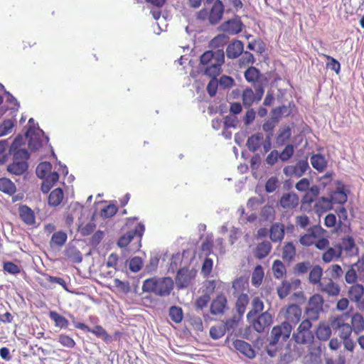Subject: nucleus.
Segmentation results:
<instances>
[{
    "label": "nucleus",
    "instance_id": "nucleus-32",
    "mask_svg": "<svg viewBox=\"0 0 364 364\" xmlns=\"http://www.w3.org/2000/svg\"><path fill=\"white\" fill-rule=\"evenodd\" d=\"M331 326L323 322L320 323L316 330V336L321 341H327L330 338L332 331Z\"/></svg>",
    "mask_w": 364,
    "mask_h": 364
},
{
    "label": "nucleus",
    "instance_id": "nucleus-27",
    "mask_svg": "<svg viewBox=\"0 0 364 364\" xmlns=\"http://www.w3.org/2000/svg\"><path fill=\"white\" fill-rule=\"evenodd\" d=\"M58 178L59 175L56 171H50L46 178H43V182L41 185L42 191L45 193H48L54 184L58 182Z\"/></svg>",
    "mask_w": 364,
    "mask_h": 364
},
{
    "label": "nucleus",
    "instance_id": "nucleus-62",
    "mask_svg": "<svg viewBox=\"0 0 364 364\" xmlns=\"http://www.w3.org/2000/svg\"><path fill=\"white\" fill-rule=\"evenodd\" d=\"M210 301V296L209 294H204L199 296L196 302L195 306L197 309H203L204 307L207 306L208 303Z\"/></svg>",
    "mask_w": 364,
    "mask_h": 364
},
{
    "label": "nucleus",
    "instance_id": "nucleus-60",
    "mask_svg": "<svg viewBox=\"0 0 364 364\" xmlns=\"http://www.w3.org/2000/svg\"><path fill=\"white\" fill-rule=\"evenodd\" d=\"M14 124L12 120L6 119L4 120L0 124V136H5L10 133L14 128Z\"/></svg>",
    "mask_w": 364,
    "mask_h": 364
},
{
    "label": "nucleus",
    "instance_id": "nucleus-21",
    "mask_svg": "<svg viewBox=\"0 0 364 364\" xmlns=\"http://www.w3.org/2000/svg\"><path fill=\"white\" fill-rule=\"evenodd\" d=\"M223 31L230 34H237L242 31V23L240 20L230 19L221 24Z\"/></svg>",
    "mask_w": 364,
    "mask_h": 364
},
{
    "label": "nucleus",
    "instance_id": "nucleus-4",
    "mask_svg": "<svg viewBox=\"0 0 364 364\" xmlns=\"http://www.w3.org/2000/svg\"><path fill=\"white\" fill-rule=\"evenodd\" d=\"M13 162L7 166V171L15 175H21L28 169L29 154L26 149H17L13 153Z\"/></svg>",
    "mask_w": 364,
    "mask_h": 364
},
{
    "label": "nucleus",
    "instance_id": "nucleus-10",
    "mask_svg": "<svg viewBox=\"0 0 364 364\" xmlns=\"http://www.w3.org/2000/svg\"><path fill=\"white\" fill-rule=\"evenodd\" d=\"M325 230L318 225H314L309 228L308 233L301 235L299 238V242L304 247H311L314 245L315 240L324 234Z\"/></svg>",
    "mask_w": 364,
    "mask_h": 364
},
{
    "label": "nucleus",
    "instance_id": "nucleus-18",
    "mask_svg": "<svg viewBox=\"0 0 364 364\" xmlns=\"http://www.w3.org/2000/svg\"><path fill=\"white\" fill-rule=\"evenodd\" d=\"M244 50V43L240 40H234L226 48V55L230 59H235L241 55Z\"/></svg>",
    "mask_w": 364,
    "mask_h": 364
},
{
    "label": "nucleus",
    "instance_id": "nucleus-59",
    "mask_svg": "<svg viewBox=\"0 0 364 364\" xmlns=\"http://www.w3.org/2000/svg\"><path fill=\"white\" fill-rule=\"evenodd\" d=\"M143 260L139 257H134L129 261V267L132 272H139L143 267Z\"/></svg>",
    "mask_w": 364,
    "mask_h": 364
},
{
    "label": "nucleus",
    "instance_id": "nucleus-14",
    "mask_svg": "<svg viewBox=\"0 0 364 364\" xmlns=\"http://www.w3.org/2000/svg\"><path fill=\"white\" fill-rule=\"evenodd\" d=\"M301 286L299 279H293L291 282L283 281L277 288V296L282 299H284L291 290H296Z\"/></svg>",
    "mask_w": 364,
    "mask_h": 364
},
{
    "label": "nucleus",
    "instance_id": "nucleus-23",
    "mask_svg": "<svg viewBox=\"0 0 364 364\" xmlns=\"http://www.w3.org/2000/svg\"><path fill=\"white\" fill-rule=\"evenodd\" d=\"M296 256V247L293 242L284 243L282 250V258L286 262H291L294 260Z\"/></svg>",
    "mask_w": 364,
    "mask_h": 364
},
{
    "label": "nucleus",
    "instance_id": "nucleus-34",
    "mask_svg": "<svg viewBox=\"0 0 364 364\" xmlns=\"http://www.w3.org/2000/svg\"><path fill=\"white\" fill-rule=\"evenodd\" d=\"M350 323L352 331L355 334H358L364 330V318L361 314H353L350 318Z\"/></svg>",
    "mask_w": 364,
    "mask_h": 364
},
{
    "label": "nucleus",
    "instance_id": "nucleus-28",
    "mask_svg": "<svg viewBox=\"0 0 364 364\" xmlns=\"http://www.w3.org/2000/svg\"><path fill=\"white\" fill-rule=\"evenodd\" d=\"M280 205L284 208H293L299 203V198L294 193H284L279 200Z\"/></svg>",
    "mask_w": 364,
    "mask_h": 364
},
{
    "label": "nucleus",
    "instance_id": "nucleus-13",
    "mask_svg": "<svg viewBox=\"0 0 364 364\" xmlns=\"http://www.w3.org/2000/svg\"><path fill=\"white\" fill-rule=\"evenodd\" d=\"M228 309L226 296L220 293L212 301L210 304V313L212 315H223Z\"/></svg>",
    "mask_w": 364,
    "mask_h": 364
},
{
    "label": "nucleus",
    "instance_id": "nucleus-31",
    "mask_svg": "<svg viewBox=\"0 0 364 364\" xmlns=\"http://www.w3.org/2000/svg\"><path fill=\"white\" fill-rule=\"evenodd\" d=\"M20 218L28 225H32L36 222L33 210L27 205L20 206Z\"/></svg>",
    "mask_w": 364,
    "mask_h": 364
},
{
    "label": "nucleus",
    "instance_id": "nucleus-57",
    "mask_svg": "<svg viewBox=\"0 0 364 364\" xmlns=\"http://www.w3.org/2000/svg\"><path fill=\"white\" fill-rule=\"evenodd\" d=\"M261 216L265 220H273L275 217L274 208L271 205H264L261 210Z\"/></svg>",
    "mask_w": 364,
    "mask_h": 364
},
{
    "label": "nucleus",
    "instance_id": "nucleus-2",
    "mask_svg": "<svg viewBox=\"0 0 364 364\" xmlns=\"http://www.w3.org/2000/svg\"><path fill=\"white\" fill-rule=\"evenodd\" d=\"M174 288V282L171 277H151L146 279L143 284L142 289L145 292L152 293L159 296H168Z\"/></svg>",
    "mask_w": 364,
    "mask_h": 364
},
{
    "label": "nucleus",
    "instance_id": "nucleus-50",
    "mask_svg": "<svg viewBox=\"0 0 364 364\" xmlns=\"http://www.w3.org/2000/svg\"><path fill=\"white\" fill-rule=\"evenodd\" d=\"M52 169V164L50 162L44 161L40 163L36 167V174L39 178H43Z\"/></svg>",
    "mask_w": 364,
    "mask_h": 364
},
{
    "label": "nucleus",
    "instance_id": "nucleus-16",
    "mask_svg": "<svg viewBox=\"0 0 364 364\" xmlns=\"http://www.w3.org/2000/svg\"><path fill=\"white\" fill-rule=\"evenodd\" d=\"M337 245L341 249V255L343 252H345L347 257H352L358 253L355 241L350 236L343 237L341 243H338Z\"/></svg>",
    "mask_w": 364,
    "mask_h": 364
},
{
    "label": "nucleus",
    "instance_id": "nucleus-38",
    "mask_svg": "<svg viewBox=\"0 0 364 364\" xmlns=\"http://www.w3.org/2000/svg\"><path fill=\"white\" fill-rule=\"evenodd\" d=\"M251 304L252 307L250 311L247 313L248 319L251 317L255 316L259 314V312H262V310L264 309V303L258 296L253 298Z\"/></svg>",
    "mask_w": 364,
    "mask_h": 364
},
{
    "label": "nucleus",
    "instance_id": "nucleus-40",
    "mask_svg": "<svg viewBox=\"0 0 364 364\" xmlns=\"http://www.w3.org/2000/svg\"><path fill=\"white\" fill-rule=\"evenodd\" d=\"M64 194L63 190L60 188H55L50 193L48 197L49 205L51 206H57L62 202Z\"/></svg>",
    "mask_w": 364,
    "mask_h": 364
},
{
    "label": "nucleus",
    "instance_id": "nucleus-54",
    "mask_svg": "<svg viewBox=\"0 0 364 364\" xmlns=\"http://www.w3.org/2000/svg\"><path fill=\"white\" fill-rule=\"evenodd\" d=\"M3 269L4 271L14 275L21 273V267H18L14 262L10 261L4 262L3 263Z\"/></svg>",
    "mask_w": 364,
    "mask_h": 364
},
{
    "label": "nucleus",
    "instance_id": "nucleus-19",
    "mask_svg": "<svg viewBox=\"0 0 364 364\" xmlns=\"http://www.w3.org/2000/svg\"><path fill=\"white\" fill-rule=\"evenodd\" d=\"M224 6L220 0H216L209 11V22L212 25L218 23L222 18Z\"/></svg>",
    "mask_w": 364,
    "mask_h": 364
},
{
    "label": "nucleus",
    "instance_id": "nucleus-43",
    "mask_svg": "<svg viewBox=\"0 0 364 364\" xmlns=\"http://www.w3.org/2000/svg\"><path fill=\"white\" fill-rule=\"evenodd\" d=\"M168 315L174 323H180L183 318V309L178 306H171L168 310Z\"/></svg>",
    "mask_w": 364,
    "mask_h": 364
},
{
    "label": "nucleus",
    "instance_id": "nucleus-35",
    "mask_svg": "<svg viewBox=\"0 0 364 364\" xmlns=\"http://www.w3.org/2000/svg\"><path fill=\"white\" fill-rule=\"evenodd\" d=\"M0 191L12 196L16 192V186L9 178H0Z\"/></svg>",
    "mask_w": 364,
    "mask_h": 364
},
{
    "label": "nucleus",
    "instance_id": "nucleus-1",
    "mask_svg": "<svg viewBox=\"0 0 364 364\" xmlns=\"http://www.w3.org/2000/svg\"><path fill=\"white\" fill-rule=\"evenodd\" d=\"M224 62L225 54L222 49L208 50L200 56V64L203 66L204 72L210 77H217L220 74Z\"/></svg>",
    "mask_w": 364,
    "mask_h": 364
},
{
    "label": "nucleus",
    "instance_id": "nucleus-17",
    "mask_svg": "<svg viewBox=\"0 0 364 364\" xmlns=\"http://www.w3.org/2000/svg\"><path fill=\"white\" fill-rule=\"evenodd\" d=\"M309 168V164L306 160H300L294 166H287L284 168L285 174L301 176Z\"/></svg>",
    "mask_w": 364,
    "mask_h": 364
},
{
    "label": "nucleus",
    "instance_id": "nucleus-24",
    "mask_svg": "<svg viewBox=\"0 0 364 364\" xmlns=\"http://www.w3.org/2000/svg\"><path fill=\"white\" fill-rule=\"evenodd\" d=\"M341 249L338 245H334L332 247H328L322 255V260L326 263H329L333 260H338L341 257Z\"/></svg>",
    "mask_w": 364,
    "mask_h": 364
},
{
    "label": "nucleus",
    "instance_id": "nucleus-8",
    "mask_svg": "<svg viewBox=\"0 0 364 364\" xmlns=\"http://www.w3.org/2000/svg\"><path fill=\"white\" fill-rule=\"evenodd\" d=\"M254 88L255 92L251 88H246L242 92V102L246 108L250 107L253 102L260 101L264 95V88L263 85H257Z\"/></svg>",
    "mask_w": 364,
    "mask_h": 364
},
{
    "label": "nucleus",
    "instance_id": "nucleus-53",
    "mask_svg": "<svg viewBox=\"0 0 364 364\" xmlns=\"http://www.w3.org/2000/svg\"><path fill=\"white\" fill-rule=\"evenodd\" d=\"M117 213V205L114 204H109L102 208L100 212V215L103 218H109L115 215Z\"/></svg>",
    "mask_w": 364,
    "mask_h": 364
},
{
    "label": "nucleus",
    "instance_id": "nucleus-58",
    "mask_svg": "<svg viewBox=\"0 0 364 364\" xmlns=\"http://www.w3.org/2000/svg\"><path fill=\"white\" fill-rule=\"evenodd\" d=\"M241 55L242 56H241L240 59L239 60V64H240V67L247 66L249 64H252L255 62V58H254L253 55L248 51H246V52L243 51L242 53L241 54Z\"/></svg>",
    "mask_w": 364,
    "mask_h": 364
},
{
    "label": "nucleus",
    "instance_id": "nucleus-46",
    "mask_svg": "<svg viewBox=\"0 0 364 364\" xmlns=\"http://www.w3.org/2000/svg\"><path fill=\"white\" fill-rule=\"evenodd\" d=\"M332 204V200L329 198L322 197L316 202L314 207L317 213H323L331 209Z\"/></svg>",
    "mask_w": 364,
    "mask_h": 364
},
{
    "label": "nucleus",
    "instance_id": "nucleus-22",
    "mask_svg": "<svg viewBox=\"0 0 364 364\" xmlns=\"http://www.w3.org/2000/svg\"><path fill=\"white\" fill-rule=\"evenodd\" d=\"M262 76L259 70L254 66L248 67L245 72V79L247 82L251 83L253 87L262 85L260 82Z\"/></svg>",
    "mask_w": 364,
    "mask_h": 364
},
{
    "label": "nucleus",
    "instance_id": "nucleus-41",
    "mask_svg": "<svg viewBox=\"0 0 364 364\" xmlns=\"http://www.w3.org/2000/svg\"><path fill=\"white\" fill-rule=\"evenodd\" d=\"M310 162H311L312 167L318 171H322L327 164L325 157L321 154L312 155L310 158Z\"/></svg>",
    "mask_w": 364,
    "mask_h": 364
},
{
    "label": "nucleus",
    "instance_id": "nucleus-33",
    "mask_svg": "<svg viewBox=\"0 0 364 364\" xmlns=\"http://www.w3.org/2000/svg\"><path fill=\"white\" fill-rule=\"evenodd\" d=\"M270 238L273 242H280L284 236V226L279 223H274L270 228Z\"/></svg>",
    "mask_w": 364,
    "mask_h": 364
},
{
    "label": "nucleus",
    "instance_id": "nucleus-20",
    "mask_svg": "<svg viewBox=\"0 0 364 364\" xmlns=\"http://www.w3.org/2000/svg\"><path fill=\"white\" fill-rule=\"evenodd\" d=\"M234 348L239 353L247 356L248 358H253L255 356V353L252 346L247 341L241 339H237L233 341Z\"/></svg>",
    "mask_w": 364,
    "mask_h": 364
},
{
    "label": "nucleus",
    "instance_id": "nucleus-39",
    "mask_svg": "<svg viewBox=\"0 0 364 364\" xmlns=\"http://www.w3.org/2000/svg\"><path fill=\"white\" fill-rule=\"evenodd\" d=\"M322 274L323 269L320 266L313 267L311 270H310V273H309V282H310V284L313 285L319 284L323 278L321 277Z\"/></svg>",
    "mask_w": 364,
    "mask_h": 364
},
{
    "label": "nucleus",
    "instance_id": "nucleus-5",
    "mask_svg": "<svg viewBox=\"0 0 364 364\" xmlns=\"http://www.w3.org/2000/svg\"><path fill=\"white\" fill-rule=\"evenodd\" d=\"M311 328L312 323L309 319L302 321L292 334L293 340L298 345H311L314 338Z\"/></svg>",
    "mask_w": 364,
    "mask_h": 364
},
{
    "label": "nucleus",
    "instance_id": "nucleus-12",
    "mask_svg": "<svg viewBox=\"0 0 364 364\" xmlns=\"http://www.w3.org/2000/svg\"><path fill=\"white\" fill-rule=\"evenodd\" d=\"M334 279L325 276L318 284L319 291L327 294L328 296H336L341 293L340 286L334 282Z\"/></svg>",
    "mask_w": 364,
    "mask_h": 364
},
{
    "label": "nucleus",
    "instance_id": "nucleus-26",
    "mask_svg": "<svg viewBox=\"0 0 364 364\" xmlns=\"http://www.w3.org/2000/svg\"><path fill=\"white\" fill-rule=\"evenodd\" d=\"M364 295V287L362 284H355L350 286L348 290L349 299L355 304L363 298Z\"/></svg>",
    "mask_w": 364,
    "mask_h": 364
},
{
    "label": "nucleus",
    "instance_id": "nucleus-37",
    "mask_svg": "<svg viewBox=\"0 0 364 364\" xmlns=\"http://www.w3.org/2000/svg\"><path fill=\"white\" fill-rule=\"evenodd\" d=\"M249 303V297L247 294H240L236 300L235 308L237 312L240 316L244 315L245 310L247 309V306Z\"/></svg>",
    "mask_w": 364,
    "mask_h": 364
},
{
    "label": "nucleus",
    "instance_id": "nucleus-9",
    "mask_svg": "<svg viewBox=\"0 0 364 364\" xmlns=\"http://www.w3.org/2000/svg\"><path fill=\"white\" fill-rule=\"evenodd\" d=\"M197 271L193 268L182 267L177 272L176 283L178 289L189 287L196 278Z\"/></svg>",
    "mask_w": 364,
    "mask_h": 364
},
{
    "label": "nucleus",
    "instance_id": "nucleus-49",
    "mask_svg": "<svg viewBox=\"0 0 364 364\" xmlns=\"http://www.w3.org/2000/svg\"><path fill=\"white\" fill-rule=\"evenodd\" d=\"M356 264H351L348 269L346 271L344 274V279L346 284H355L358 279V274L354 267Z\"/></svg>",
    "mask_w": 364,
    "mask_h": 364
},
{
    "label": "nucleus",
    "instance_id": "nucleus-56",
    "mask_svg": "<svg viewBox=\"0 0 364 364\" xmlns=\"http://www.w3.org/2000/svg\"><path fill=\"white\" fill-rule=\"evenodd\" d=\"M323 57L328 60L326 67L334 70L336 73H339L341 70V63L336 59L330 55H323Z\"/></svg>",
    "mask_w": 364,
    "mask_h": 364
},
{
    "label": "nucleus",
    "instance_id": "nucleus-36",
    "mask_svg": "<svg viewBox=\"0 0 364 364\" xmlns=\"http://www.w3.org/2000/svg\"><path fill=\"white\" fill-rule=\"evenodd\" d=\"M50 319L54 323L55 327L60 328H67L69 326V321L66 318L58 314L57 311L51 310L49 312Z\"/></svg>",
    "mask_w": 364,
    "mask_h": 364
},
{
    "label": "nucleus",
    "instance_id": "nucleus-47",
    "mask_svg": "<svg viewBox=\"0 0 364 364\" xmlns=\"http://www.w3.org/2000/svg\"><path fill=\"white\" fill-rule=\"evenodd\" d=\"M325 272L329 278L339 279L343 274V270L340 264H334L329 266Z\"/></svg>",
    "mask_w": 364,
    "mask_h": 364
},
{
    "label": "nucleus",
    "instance_id": "nucleus-45",
    "mask_svg": "<svg viewBox=\"0 0 364 364\" xmlns=\"http://www.w3.org/2000/svg\"><path fill=\"white\" fill-rule=\"evenodd\" d=\"M88 332H90L96 336L101 338L107 343L112 341V336L106 331V330L102 326L99 325L95 326L93 328H90V331Z\"/></svg>",
    "mask_w": 364,
    "mask_h": 364
},
{
    "label": "nucleus",
    "instance_id": "nucleus-55",
    "mask_svg": "<svg viewBox=\"0 0 364 364\" xmlns=\"http://www.w3.org/2000/svg\"><path fill=\"white\" fill-rule=\"evenodd\" d=\"M58 341L63 346L68 348H73L76 345L75 340L66 334L59 335Z\"/></svg>",
    "mask_w": 364,
    "mask_h": 364
},
{
    "label": "nucleus",
    "instance_id": "nucleus-51",
    "mask_svg": "<svg viewBox=\"0 0 364 364\" xmlns=\"http://www.w3.org/2000/svg\"><path fill=\"white\" fill-rule=\"evenodd\" d=\"M272 271L274 277L279 279L286 274V267L279 259H276L272 264Z\"/></svg>",
    "mask_w": 364,
    "mask_h": 364
},
{
    "label": "nucleus",
    "instance_id": "nucleus-3",
    "mask_svg": "<svg viewBox=\"0 0 364 364\" xmlns=\"http://www.w3.org/2000/svg\"><path fill=\"white\" fill-rule=\"evenodd\" d=\"M292 331V326L289 322L283 321L279 325L272 328L270 336L269 337V344L267 348V353L274 357L275 352L272 350V348L281 345L285 342L289 337Z\"/></svg>",
    "mask_w": 364,
    "mask_h": 364
},
{
    "label": "nucleus",
    "instance_id": "nucleus-25",
    "mask_svg": "<svg viewBox=\"0 0 364 364\" xmlns=\"http://www.w3.org/2000/svg\"><path fill=\"white\" fill-rule=\"evenodd\" d=\"M272 249L269 241H263L259 242L254 251V256L259 259L265 258L270 253Z\"/></svg>",
    "mask_w": 364,
    "mask_h": 364
},
{
    "label": "nucleus",
    "instance_id": "nucleus-29",
    "mask_svg": "<svg viewBox=\"0 0 364 364\" xmlns=\"http://www.w3.org/2000/svg\"><path fill=\"white\" fill-rule=\"evenodd\" d=\"M68 238L67 233L64 231L60 230L53 233L51 240H50V247H62L66 242Z\"/></svg>",
    "mask_w": 364,
    "mask_h": 364
},
{
    "label": "nucleus",
    "instance_id": "nucleus-11",
    "mask_svg": "<svg viewBox=\"0 0 364 364\" xmlns=\"http://www.w3.org/2000/svg\"><path fill=\"white\" fill-rule=\"evenodd\" d=\"M281 312L289 323H297L302 315V310L298 304H292L282 309Z\"/></svg>",
    "mask_w": 364,
    "mask_h": 364
},
{
    "label": "nucleus",
    "instance_id": "nucleus-42",
    "mask_svg": "<svg viewBox=\"0 0 364 364\" xmlns=\"http://www.w3.org/2000/svg\"><path fill=\"white\" fill-rule=\"evenodd\" d=\"M229 36L226 34H218L215 36L210 43V46L213 48V49L219 50L222 49L223 47L228 42Z\"/></svg>",
    "mask_w": 364,
    "mask_h": 364
},
{
    "label": "nucleus",
    "instance_id": "nucleus-15",
    "mask_svg": "<svg viewBox=\"0 0 364 364\" xmlns=\"http://www.w3.org/2000/svg\"><path fill=\"white\" fill-rule=\"evenodd\" d=\"M272 322V315L268 311H264L253 321L252 327L256 331L261 333L270 326Z\"/></svg>",
    "mask_w": 364,
    "mask_h": 364
},
{
    "label": "nucleus",
    "instance_id": "nucleus-7",
    "mask_svg": "<svg viewBox=\"0 0 364 364\" xmlns=\"http://www.w3.org/2000/svg\"><path fill=\"white\" fill-rule=\"evenodd\" d=\"M348 314L341 316H337L331 318L330 325L335 332L338 333V336L341 338L350 337L352 333L350 325L346 322Z\"/></svg>",
    "mask_w": 364,
    "mask_h": 364
},
{
    "label": "nucleus",
    "instance_id": "nucleus-64",
    "mask_svg": "<svg viewBox=\"0 0 364 364\" xmlns=\"http://www.w3.org/2000/svg\"><path fill=\"white\" fill-rule=\"evenodd\" d=\"M294 154L293 145H287L280 153L279 157L281 161H286L289 160Z\"/></svg>",
    "mask_w": 364,
    "mask_h": 364
},
{
    "label": "nucleus",
    "instance_id": "nucleus-52",
    "mask_svg": "<svg viewBox=\"0 0 364 364\" xmlns=\"http://www.w3.org/2000/svg\"><path fill=\"white\" fill-rule=\"evenodd\" d=\"M330 200H332V203L343 204L347 200V196L344 191L339 190L332 193Z\"/></svg>",
    "mask_w": 364,
    "mask_h": 364
},
{
    "label": "nucleus",
    "instance_id": "nucleus-61",
    "mask_svg": "<svg viewBox=\"0 0 364 364\" xmlns=\"http://www.w3.org/2000/svg\"><path fill=\"white\" fill-rule=\"evenodd\" d=\"M114 286L120 292L127 294L130 291V286L128 282H122L119 279L114 280Z\"/></svg>",
    "mask_w": 364,
    "mask_h": 364
},
{
    "label": "nucleus",
    "instance_id": "nucleus-44",
    "mask_svg": "<svg viewBox=\"0 0 364 364\" xmlns=\"http://www.w3.org/2000/svg\"><path fill=\"white\" fill-rule=\"evenodd\" d=\"M264 278V270L261 265L257 264L252 274L251 282L252 284L258 287L262 284Z\"/></svg>",
    "mask_w": 364,
    "mask_h": 364
},
{
    "label": "nucleus",
    "instance_id": "nucleus-48",
    "mask_svg": "<svg viewBox=\"0 0 364 364\" xmlns=\"http://www.w3.org/2000/svg\"><path fill=\"white\" fill-rule=\"evenodd\" d=\"M228 329V326L222 323L215 325L210 329V336L213 339H218L225 335Z\"/></svg>",
    "mask_w": 364,
    "mask_h": 364
},
{
    "label": "nucleus",
    "instance_id": "nucleus-63",
    "mask_svg": "<svg viewBox=\"0 0 364 364\" xmlns=\"http://www.w3.org/2000/svg\"><path fill=\"white\" fill-rule=\"evenodd\" d=\"M278 178L277 176H272L265 184V191L267 193H272L278 188Z\"/></svg>",
    "mask_w": 364,
    "mask_h": 364
},
{
    "label": "nucleus",
    "instance_id": "nucleus-6",
    "mask_svg": "<svg viewBox=\"0 0 364 364\" xmlns=\"http://www.w3.org/2000/svg\"><path fill=\"white\" fill-rule=\"evenodd\" d=\"M323 298L318 294L312 295L309 299V302L306 309V314L307 319L310 321H316L319 318V315L323 311Z\"/></svg>",
    "mask_w": 364,
    "mask_h": 364
},
{
    "label": "nucleus",
    "instance_id": "nucleus-30",
    "mask_svg": "<svg viewBox=\"0 0 364 364\" xmlns=\"http://www.w3.org/2000/svg\"><path fill=\"white\" fill-rule=\"evenodd\" d=\"M264 139V136L262 133H257L255 134H252L247 139V142H246V146H247V149L251 152H255L260 147Z\"/></svg>",
    "mask_w": 364,
    "mask_h": 364
}]
</instances>
